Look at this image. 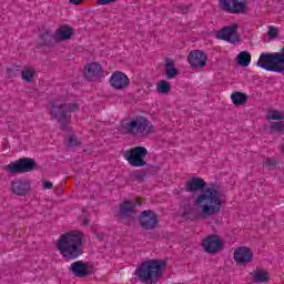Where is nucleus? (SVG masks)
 <instances>
[{
	"mask_svg": "<svg viewBox=\"0 0 284 284\" xmlns=\"http://www.w3.org/2000/svg\"><path fill=\"white\" fill-rule=\"evenodd\" d=\"M266 119L272 121H284V113L281 111L272 110L266 114Z\"/></svg>",
	"mask_w": 284,
	"mask_h": 284,
	"instance_id": "nucleus-27",
	"label": "nucleus"
},
{
	"mask_svg": "<svg viewBox=\"0 0 284 284\" xmlns=\"http://www.w3.org/2000/svg\"><path fill=\"white\" fill-rule=\"evenodd\" d=\"M74 36V29L72 27L64 24L55 30L54 39L55 41H69Z\"/></svg>",
	"mask_w": 284,
	"mask_h": 284,
	"instance_id": "nucleus-18",
	"label": "nucleus"
},
{
	"mask_svg": "<svg viewBox=\"0 0 284 284\" xmlns=\"http://www.w3.org/2000/svg\"><path fill=\"white\" fill-rule=\"evenodd\" d=\"M236 32H239V24H232L222 28L215 33V37L216 39L227 41L229 43H239V34H236Z\"/></svg>",
	"mask_w": 284,
	"mask_h": 284,
	"instance_id": "nucleus-12",
	"label": "nucleus"
},
{
	"mask_svg": "<svg viewBox=\"0 0 284 284\" xmlns=\"http://www.w3.org/2000/svg\"><path fill=\"white\" fill-rule=\"evenodd\" d=\"M156 90L160 94H169L170 90H172V84L165 80H160Z\"/></svg>",
	"mask_w": 284,
	"mask_h": 284,
	"instance_id": "nucleus-26",
	"label": "nucleus"
},
{
	"mask_svg": "<svg viewBox=\"0 0 284 284\" xmlns=\"http://www.w3.org/2000/svg\"><path fill=\"white\" fill-rule=\"evenodd\" d=\"M271 130H274L275 132H283L284 131V123L282 122H272L271 123Z\"/></svg>",
	"mask_w": 284,
	"mask_h": 284,
	"instance_id": "nucleus-28",
	"label": "nucleus"
},
{
	"mask_svg": "<svg viewBox=\"0 0 284 284\" xmlns=\"http://www.w3.org/2000/svg\"><path fill=\"white\" fill-rule=\"evenodd\" d=\"M118 0H98V6H108L109 3H114Z\"/></svg>",
	"mask_w": 284,
	"mask_h": 284,
	"instance_id": "nucleus-33",
	"label": "nucleus"
},
{
	"mask_svg": "<svg viewBox=\"0 0 284 284\" xmlns=\"http://www.w3.org/2000/svg\"><path fill=\"white\" fill-rule=\"evenodd\" d=\"M205 190V181L201 178H191L185 184V192H199Z\"/></svg>",
	"mask_w": 284,
	"mask_h": 284,
	"instance_id": "nucleus-19",
	"label": "nucleus"
},
{
	"mask_svg": "<svg viewBox=\"0 0 284 284\" xmlns=\"http://www.w3.org/2000/svg\"><path fill=\"white\" fill-rule=\"evenodd\" d=\"M79 145H81V141L77 136L69 138V148H79Z\"/></svg>",
	"mask_w": 284,
	"mask_h": 284,
	"instance_id": "nucleus-30",
	"label": "nucleus"
},
{
	"mask_svg": "<svg viewBox=\"0 0 284 284\" xmlns=\"http://www.w3.org/2000/svg\"><path fill=\"white\" fill-rule=\"evenodd\" d=\"M83 0H69L70 3H73V6H79Z\"/></svg>",
	"mask_w": 284,
	"mask_h": 284,
	"instance_id": "nucleus-36",
	"label": "nucleus"
},
{
	"mask_svg": "<svg viewBox=\"0 0 284 284\" xmlns=\"http://www.w3.org/2000/svg\"><path fill=\"white\" fill-rule=\"evenodd\" d=\"M140 225L143 230H154L159 225V215L152 210L143 211L140 215Z\"/></svg>",
	"mask_w": 284,
	"mask_h": 284,
	"instance_id": "nucleus-14",
	"label": "nucleus"
},
{
	"mask_svg": "<svg viewBox=\"0 0 284 284\" xmlns=\"http://www.w3.org/2000/svg\"><path fill=\"white\" fill-rule=\"evenodd\" d=\"M103 78V67L97 62H91L84 67V79L87 81H101Z\"/></svg>",
	"mask_w": 284,
	"mask_h": 284,
	"instance_id": "nucleus-15",
	"label": "nucleus"
},
{
	"mask_svg": "<svg viewBox=\"0 0 284 284\" xmlns=\"http://www.w3.org/2000/svg\"><path fill=\"white\" fill-rule=\"evenodd\" d=\"M21 78L23 81H27V83H32V81H34V68L24 67V69L21 71Z\"/></svg>",
	"mask_w": 284,
	"mask_h": 284,
	"instance_id": "nucleus-25",
	"label": "nucleus"
},
{
	"mask_svg": "<svg viewBox=\"0 0 284 284\" xmlns=\"http://www.w3.org/2000/svg\"><path fill=\"white\" fill-rule=\"evenodd\" d=\"M57 248L64 258H79L83 254V233L72 231L62 234L58 240Z\"/></svg>",
	"mask_w": 284,
	"mask_h": 284,
	"instance_id": "nucleus-2",
	"label": "nucleus"
},
{
	"mask_svg": "<svg viewBox=\"0 0 284 284\" xmlns=\"http://www.w3.org/2000/svg\"><path fill=\"white\" fill-rule=\"evenodd\" d=\"M187 59L191 68L201 69L207 65V55L201 50L191 51Z\"/></svg>",
	"mask_w": 284,
	"mask_h": 284,
	"instance_id": "nucleus-16",
	"label": "nucleus"
},
{
	"mask_svg": "<svg viewBox=\"0 0 284 284\" xmlns=\"http://www.w3.org/2000/svg\"><path fill=\"white\" fill-rule=\"evenodd\" d=\"M134 275L140 283L158 284L161 281V276H163V267L160 261L149 260L135 270Z\"/></svg>",
	"mask_w": 284,
	"mask_h": 284,
	"instance_id": "nucleus-4",
	"label": "nucleus"
},
{
	"mask_svg": "<svg viewBox=\"0 0 284 284\" xmlns=\"http://www.w3.org/2000/svg\"><path fill=\"white\" fill-rule=\"evenodd\" d=\"M69 270L74 276H78V278H83L88 274V264L77 261L70 265Z\"/></svg>",
	"mask_w": 284,
	"mask_h": 284,
	"instance_id": "nucleus-20",
	"label": "nucleus"
},
{
	"mask_svg": "<svg viewBox=\"0 0 284 284\" xmlns=\"http://www.w3.org/2000/svg\"><path fill=\"white\" fill-rule=\"evenodd\" d=\"M7 77H8V79H16V77H19V70L7 69Z\"/></svg>",
	"mask_w": 284,
	"mask_h": 284,
	"instance_id": "nucleus-31",
	"label": "nucleus"
},
{
	"mask_svg": "<svg viewBox=\"0 0 284 284\" xmlns=\"http://www.w3.org/2000/svg\"><path fill=\"white\" fill-rule=\"evenodd\" d=\"M277 161L272 159V158H267L266 159V164H265V168H267V170H274L277 165Z\"/></svg>",
	"mask_w": 284,
	"mask_h": 284,
	"instance_id": "nucleus-29",
	"label": "nucleus"
},
{
	"mask_svg": "<svg viewBox=\"0 0 284 284\" xmlns=\"http://www.w3.org/2000/svg\"><path fill=\"white\" fill-rule=\"evenodd\" d=\"M233 258L236 265H247L248 263H252L254 253L250 247L240 246L234 251Z\"/></svg>",
	"mask_w": 284,
	"mask_h": 284,
	"instance_id": "nucleus-13",
	"label": "nucleus"
},
{
	"mask_svg": "<svg viewBox=\"0 0 284 284\" xmlns=\"http://www.w3.org/2000/svg\"><path fill=\"white\" fill-rule=\"evenodd\" d=\"M237 63L242 65V68H247L250 63H252V54L247 51H242L237 54Z\"/></svg>",
	"mask_w": 284,
	"mask_h": 284,
	"instance_id": "nucleus-24",
	"label": "nucleus"
},
{
	"mask_svg": "<svg viewBox=\"0 0 284 284\" xmlns=\"http://www.w3.org/2000/svg\"><path fill=\"white\" fill-rule=\"evenodd\" d=\"M37 168V162L32 158H22L14 162L9 163L3 168L9 174H26L32 172Z\"/></svg>",
	"mask_w": 284,
	"mask_h": 284,
	"instance_id": "nucleus-6",
	"label": "nucleus"
},
{
	"mask_svg": "<svg viewBox=\"0 0 284 284\" xmlns=\"http://www.w3.org/2000/svg\"><path fill=\"white\" fill-rule=\"evenodd\" d=\"M187 7H179L178 8V12H181L182 14H185V12H187Z\"/></svg>",
	"mask_w": 284,
	"mask_h": 284,
	"instance_id": "nucleus-35",
	"label": "nucleus"
},
{
	"mask_svg": "<svg viewBox=\"0 0 284 284\" xmlns=\"http://www.w3.org/2000/svg\"><path fill=\"white\" fill-rule=\"evenodd\" d=\"M231 101L234 105H245L247 103V95L243 92H233L231 94Z\"/></svg>",
	"mask_w": 284,
	"mask_h": 284,
	"instance_id": "nucleus-23",
	"label": "nucleus"
},
{
	"mask_svg": "<svg viewBox=\"0 0 284 284\" xmlns=\"http://www.w3.org/2000/svg\"><path fill=\"white\" fill-rule=\"evenodd\" d=\"M9 190L16 196H28L32 192V182L24 178H18L11 181Z\"/></svg>",
	"mask_w": 284,
	"mask_h": 284,
	"instance_id": "nucleus-8",
	"label": "nucleus"
},
{
	"mask_svg": "<svg viewBox=\"0 0 284 284\" xmlns=\"http://www.w3.org/2000/svg\"><path fill=\"white\" fill-rule=\"evenodd\" d=\"M145 156H148V149H145V146H135L123 153V158L132 168L145 166Z\"/></svg>",
	"mask_w": 284,
	"mask_h": 284,
	"instance_id": "nucleus-7",
	"label": "nucleus"
},
{
	"mask_svg": "<svg viewBox=\"0 0 284 284\" xmlns=\"http://www.w3.org/2000/svg\"><path fill=\"white\" fill-rule=\"evenodd\" d=\"M223 207V199L221 197V191L214 185L205 187L193 201V205L190 200L184 201L183 214L191 221L197 219H210V216H216Z\"/></svg>",
	"mask_w": 284,
	"mask_h": 284,
	"instance_id": "nucleus-1",
	"label": "nucleus"
},
{
	"mask_svg": "<svg viewBox=\"0 0 284 284\" xmlns=\"http://www.w3.org/2000/svg\"><path fill=\"white\" fill-rule=\"evenodd\" d=\"M223 245V241L217 235H209L202 241V247L206 254H219Z\"/></svg>",
	"mask_w": 284,
	"mask_h": 284,
	"instance_id": "nucleus-11",
	"label": "nucleus"
},
{
	"mask_svg": "<svg viewBox=\"0 0 284 284\" xmlns=\"http://www.w3.org/2000/svg\"><path fill=\"white\" fill-rule=\"evenodd\" d=\"M122 132L132 136H150L154 132V125L148 118L138 115L121 125Z\"/></svg>",
	"mask_w": 284,
	"mask_h": 284,
	"instance_id": "nucleus-5",
	"label": "nucleus"
},
{
	"mask_svg": "<svg viewBox=\"0 0 284 284\" xmlns=\"http://www.w3.org/2000/svg\"><path fill=\"white\" fill-rule=\"evenodd\" d=\"M42 185H43V190H52L53 187V184L50 181H44Z\"/></svg>",
	"mask_w": 284,
	"mask_h": 284,
	"instance_id": "nucleus-34",
	"label": "nucleus"
},
{
	"mask_svg": "<svg viewBox=\"0 0 284 284\" xmlns=\"http://www.w3.org/2000/svg\"><path fill=\"white\" fill-rule=\"evenodd\" d=\"M110 83L114 90H123L130 85V78L123 72H115L111 75Z\"/></svg>",
	"mask_w": 284,
	"mask_h": 284,
	"instance_id": "nucleus-17",
	"label": "nucleus"
},
{
	"mask_svg": "<svg viewBox=\"0 0 284 284\" xmlns=\"http://www.w3.org/2000/svg\"><path fill=\"white\" fill-rule=\"evenodd\" d=\"M47 108L51 119H57L58 123L62 125V130H65L70 125V121H72V112L79 110V104L65 103L61 99H55L51 100Z\"/></svg>",
	"mask_w": 284,
	"mask_h": 284,
	"instance_id": "nucleus-3",
	"label": "nucleus"
},
{
	"mask_svg": "<svg viewBox=\"0 0 284 284\" xmlns=\"http://www.w3.org/2000/svg\"><path fill=\"white\" fill-rule=\"evenodd\" d=\"M220 6L229 14H245L247 0H220Z\"/></svg>",
	"mask_w": 284,
	"mask_h": 284,
	"instance_id": "nucleus-9",
	"label": "nucleus"
},
{
	"mask_svg": "<svg viewBox=\"0 0 284 284\" xmlns=\"http://www.w3.org/2000/svg\"><path fill=\"white\" fill-rule=\"evenodd\" d=\"M268 37L271 39H276V37H278V29L275 27H270L268 28Z\"/></svg>",
	"mask_w": 284,
	"mask_h": 284,
	"instance_id": "nucleus-32",
	"label": "nucleus"
},
{
	"mask_svg": "<svg viewBox=\"0 0 284 284\" xmlns=\"http://www.w3.org/2000/svg\"><path fill=\"white\" fill-rule=\"evenodd\" d=\"M164 72L166 79H175L179 75V70L174 68V60H166Z\"/></svg>",
	"mask_w": 284,
	"mask_h": 284,
	"instance_id": "nucleus-22",
	"label": "nucleus"
},
{
	"mask_svg": "<svg viewBox=\"0 0 284 284\" xmlns=\"http://www.w3.org/2000/svg\"><path fill=\"white\" fill-rule=\"evenodd\" d=\"M251 275L253 283H267L270 281V273L265 270L256 268Z\"/></svg>",
	"mask_w": 284,
	"mask_h": 284,
	"instance_id": "nucleus-21",
	"label": "nucleus"
},
{
	"mask_svg": "<svg viewBox=\"0 0 284 284\" xmlns=\"http://www.w3.org/2000/svg\"><path fill=\"white\" fill-rule=\"evenodd\" d=\"M119 216L124 221V225H130V221H134L136 216V202L124 200L120 204Z\"/></svg>",
	"mask_w": 284,
	"mask_h": 284,
	"instance_id": "nucleus-10",
	"label": "nucleus"
},
{
	"mask_svg": "<svg viewBox=\"0 0 284 284\" xmlns=\"http://www.w3.org/2000/svg\"><path fill=\"white\" fill-rule=\"evenodd\" d=\"M84 225H88V220H84Z\"/></svg>",
	"mask_w": 284,
	"mask_h": 284,
	"instance_id": "nucleus-37",
	"label": "nucleus"
}]
</instances>
